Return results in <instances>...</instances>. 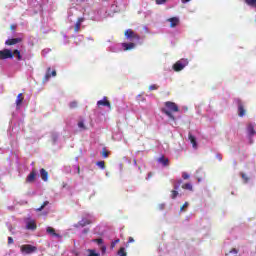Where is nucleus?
Here are the masks:
<instances>
[{"label": "nucleus", "instance_id": "obj_1", "mask_svg": "<svg viewBox=\"0 0 256 256\" xmlns=\"http://www.w3.org/2000/svg\"><path fill=\"white\" fill-rule=\"evenodd\" d=\"M178 111H179V107L177 106V104L171 101L165 102V107L162 108V113L167 115L169 119H175V117L173 116V113H177Z\"/></svg>", "mask_w": 256, "mask_h": 256}, {"label": "nucleus", "instance_id": "obj_2", "mask_svg": "<svg viewBox=\"0 0 256 256\" xmlns=\"http://www.w3.org/2000/svg\"><path fill=\"white\" fill-rule=\"evenodd\" d=\"M16 55L18 61H21L22 56L21 52L19 50H14L11 51L9 49H3L0 51V59L5 60V59H13V57Z\"/></svg>", "mask_w": 256, "mask_h": 256}, {"label": "nucleus", "instance_id": "obj_3", "mask_svg": "<svg viewBox=\"0 0 256 256\" xmlns=\"http://www.w3.org/2000/svg\"><path fill=\"white\" fill-rule=\"evenodd\" d=\"M20 251L22 255H31V253H35L37 251V247L31 244H24L20 246Z\"/></svg>", "mask_w": 256, "mask_h": 256}, {"label": "nucleus", "instance_id": "obj_4", "mask_svg": "<svg viewBox=\"0 0 256 256\" xmlns=\"http://www.w3.org/2000/svg\"><path fill=\"white\" fill-rule=\"evenodd\" d=\"M188 65H189V60L180 59L173 65V69L174 71H183V69H185V67H187Z\"/></svg>", "mask_w": 256, "mask_h": 256}, {"label": "nucleus", "instance_id": "obj_5", "mask_svg": "<svg viewBox=\"0 0 256 256\" xmlns=\"http://www.w3.org/2000/svg\"><path fill=\"white\" fill-rule=\"evenodd\" d=\"M93 223V216L91 215H86L79 221L77 224L74 225V227H86V225H91Z\"/></svg>", "mask_w": 256, "mask_h": 256}, {"label": "nucleus", "instance_id": "obj_6", "mask_svg": "<svg viewBox=\"0 0 256 256\" xmlns=\"http://www.w3.org/2000/svg\"><path fill=\"white\" fill-rule=\"evenodd\" d=\"M247 134H248V137H255L256 135V125L255 123H249L248 126H247Z\"/></svg>", "mask_w": 256, "mask_h": 256}, {"label": "nucleus", "instance_id": "obj_7", "mask_svg": "<svg viewBox=\"0 0 256 256\" xmlns=\"http://www.w3.org/2000/svg\"><path fill=\"white\" fill-rule=\"evenodd\" d=\"M125 37L126 39H130V40L136 39V41H139L140 39L139 35L135 34V32H133V30L131 29L126 30Z\"/></svg>", "mask_w": 256, "mask_h": 256}, {"label": "nucleus", "instance_id": "obj_8", "mask_svg": "<svg viewBox=\"0 0 256 256\" xmlns=\"http://www.w3.org/2000/svg\"><path fill=\"white\" fill-rule=\"evenodd\" d=\"M26 229L35 231V229H37V224L35 223V220L31 218L26 219Z\"/></svg>", "mask_w": 256, "mask_h": 256}, {"label": "nucleus", "instance_id": "obj_9", "mask_svg": "<svg viewBox=\"0 0 256 256\" xmlns=\"http://www.w3.org/2000/svg\"><path fill=\"white\" fill-rule=\"evenodd\" d=\"M35 179H37V172L33 170L26 178L27 183H34Z\"/></svg>", "mask_w": 256, "mask_h": 256}, {"label": "nucleus", "instance_id": "obj_10", "mask_svg": "<svg viewBox=\"0 0 256 256\" xmlns=\"http://www.w3.org/2000/svg\"><path fill=\"white\" fill-rule=\"evenodd\" d=\"M98 107H101V105L103 107H109L111 109V103H109V101H107V97H104L103 100H99L97 102Z\"/></svg>", "mask_w": 256, "mask_h": 256}, {"label": "nucleus", "instance_id": "obj_11", "mask_svg": "<svg viewBox=\"0 0 256 256\" xmlns=\"http://www.w3.org/2000/svg\"><path fill=\"white\" fill-rule=\"evenodd\" d=\"M170 23V27H177L179 25V17H172L167 20Z\"/></svg>", "mask_w": 256, "mask_h": 256}, {"label": "nucleus", "instance_id": "obj_12", "mask_svg": "<svg viewBox=\"0 0 256 256\" xmlns=\"http://www.w3.org/2000/svg\"><path fill=\"white\" fill-rule=\"evenodd\" d=\"M46 232L48 233V235H51V237H58V238L61 237L59 234L55 232V228L53 227L48 226L46 228Z\"/></svg>", "mask_w": 256, "mask_h": 256}, {"label": "nucleus", "instance_id": "obj_13", "mask_svg": "<svg viewBox=\"0 0 256 256\" xmlns=\"http://www.w3.org/2000/svg\"><path fill=\"white\" fill-rule=\"evenodd\" d=\"M17 43H21V38L8 39L6 40L5 45H17Z\"/></svg>", "mask_w": 256, "mask_h": 256}, {"label": "nucleus", "instance_id": "obj_14", "mask_svg": "<svg viewBox=\"0 0 256 256\" xmlns=\"http://www.w3.org/2000/svg\"><path fill=\"white\" fill-rule=\"evenodd\" d=\"M40 177L42 181H49V173L43 168L40 170Z\"/></svg>", "mask_w": 256, "mask_h": 256}, {"label": "nucleus", "instance_id": "obj_15", "mask_svg": "<svg viewBox=\"0 0 256 256\" xmlns=\"http://www.w3.org/2000/svg\"><path fill=\"white\" fill-rule=\"evenodd\" d=\"M122 47L124 51H131V49H135V43H123Z\"/></svg>", "mask_w": 256, "mask_h": 256}, {"label": "nucleus", "instance_id": "obj_16", "mask_svg": "<svg viewBox=\"0 0 256 256\" xmlns=\"http://www.w3.org/2000/svg\"><path fill=\"white\" fill-rule=\"evenodd\" d=\"M23 103V93L18 94L16 98V107L17 109H20L21 105Z\"/></svg>", "mask_w": 256, "mask_h": 256}, {"label": "nucleus", "instance_id": "obj_17", "mask_svg": "<svg viewBox=\"0 0 256 256\" xmlns=\"http://www.w3.org/2000/svg\"><path fill=\"white\" fill-rule=\"evenodd\" d=\"M238 115L239 117H244L245 115V108L243 107V104L238 103Z\"/></svg>", "mask_w": 256, "mask_h": 256}, {"label": "nucleus", "instance_id": "obj_18", "mask_svg": "<svg viewBox=\"0 0 256 256\" xmlns=\"http://www.w3.org/2000/svg\"><path fill=\"white\" fill-rule=\"evenodd\" d=\"M158 163H161L163 167H167V165H169V159L162 156L158 159Z\"/></svg>", "mask_w": 256, "mask_h": 256}, {"label": "nucleus", "instance_id": "obj_19", "mask_svg": "<svg viewBox=\"0 0 256 256\" xmlns=\"http://www.w3.org/2000/svg\"><path fill=\"white\" fill-rule=\"evenodd\" d=\"M246 5L256 10V0H245Z\"/></svg>", "mask_w": 256, "mask_h": 256}, {"label": "nucleus", "instance_id": "obj_20", "mask_svg": "<svg viewBox=\"0 0 256 256\" xmlns=\"http://www.w3.org/2000/svg\"><path fill=\"white\" fill-rule=\"evenodd\" d=\"M83 22V18H79L75 24V32L78 33L79 29H81V23Z\"/></svg>", "mask_w": 256, "mask_h": 256}, {"label": "nucleus", "instance_id": "obj_21", "mask_svg": "<svg viewBox=\"0 0 256 256\" xmlns=\"http://www.w3.org/2000/svg\"><path fill=\"white\" fill-rule=\"evenodd\" d=\"M189 140H190V142H191V144H192V147H193L194 149H197V141L195 140V136L189 135Z\"/></svg>", "mask_w": 256, "mask_h": 256}, {"label": "nucleus", "instance_id": "obj_22", "mask_svg": "<svg viewBox=\"0 0 256 256\" xmlns=\"http://www.w3.org/2000/svg\"><path fill=\"white\" fill-rule=\"evenodd\" d=\"M78 128L80 129V131H87V126H85V122L83 121L78 122Z\"/></svg>", "mask_w": 256, "mask_h": 256}, {"label": "nucleus", "instance_id": "obj_23", "mask_svg": "<svg viewBox=\"0 0 256 256\" xmlns=\"http://www.w3.org/2000/svg\"><path fill=\"white\" fill-rule=\"evenodd\" d=\"M118 256H127V252L125 251V247H121L117 253Z\"/></svg>", "mask_w": 256, "mask_h": 256}, {"label": "nucleus", "instance_id": "obj_24", "mask_svg": "<svg viewBox=\"0 0 256 256\" xmlns=\"http://www.w3.org/2000/svg\"><path fill=\"white\" fill-rule=\"evenodd\" d=\"M182 189H187L188 191H193V185L191 183L184 184Z\"/></svg>", "mask_w": 256, "mask_h": 256}, {"label": "nucleus", "instance_id": "obj_25", "mask_svg": "<svg viewBox=\"0 0 256 256\" xmlns=\"http://www.w3.org/2000/svg\"><path fill=\"white\" fill-rule=\"evenodd\" d=\"M96 165L98 167H100V169H105V162L104 161H99V162L96 163Z\"/></svg>", "mask_w": 256, "mask_h": 256}, {"label": "nucleus", "instance_id": "obj_26", "mask_svg": "<svg viewBox=\"0 0 256 256\" xmlns=\"http://www.w3.org/2000/svg\"><path fill=\"white\" fill-rule=\"evenodd\" d=\"M51 68L48 69V72L45 75V81H49V79L51 78Z\"/></svg>", "mask_w": 256, "mask_h": 256}, {"label": "nucleus", "instance_id": "obj_27", "mask_svg": "<svg viewBox=\"0 0 256 256\" xmlns=\"http://www.w3.org/2000/svg\"><path fill=\"white\" fill-rule=\"evenodd\" d=\"M47 205H49V202L46 201L43 203V205L40 208L36 209V211H43V209H45V207H47Z\"/></svg>", "mask_w": 256, "mask_h": 256}, {"label": "nucleus", "instance_id": "obj_28", "mask_svg": "<svg viewBox=\"0 0 256 256\" xmlns=\"http://www.w3.org/2000/svg\"><path fill=\"white\" fill-rule=\"evenodd\" d=\"M119 239H116V240H114L112 243H111V245H110V249H115V245H117V243H119Z\"/></svg>", "mask_w": 256, "mask_h": 256}, {"label": "nucleus", "instance_id": "obj_29", "mask_svg": "<svg viewBox=\"0 0 256 256\" xmlns=\"http://www.w3.org/2000/svg\"><path fill=\"white\" fill-rule=\"evenodd\" d=\"M167 3V0H156V5H165Z\"/></svg>", "mask_w": 256, "mask_h": 256}, {"label": "nucleus", "instance_id": "obj_30", "mask_svg": "<svg viewBox=\"0 0 256 256\" xmlns=\"http://www.w3.org/2000/svg\"><path fill=\"white\" fill-rule=\"evenodd\" d=\"M177 195H179V192H177V190H173V191H172L171 198H172V199H175V198L177 197Z\"/></svg>", "mask_w": 256, "mask_h": 256}, {"label": "nucleus", "instance_id": "obj_31", "mask_svg": "<svg viewBox=\"0 0 256 256\" xmlns=\"http://www.w3.org/2000/svg\"><path fill=\"white\" fill-rule=\"evenodd\" d=\"M158 89V87H157V85H151L150 87H149V90L150 91H155V90H157Z\"/></svg>", "mask_w": 256, "mask_h": 256}, {"label": "nucleus", "instance_id": "obj_32", "mask_svg": "<svg viewBox=\"0 0 256 256\" xmlns=\"http://www.w3.org/2000/svg\"><path fill=\"white\" fill-rule=\"evenodd\" d=\"M95 243H97L98 245H101L103 243V239H96L94 240Z\"/></svg>", "mask_w": 256, "mask_h": 256}, {"label": "nucleus", "instance_id": "obj_33", "mask_svg": "<svg viewBox=\"0 0 256 256\" xmlns=\"http://www.w3.org/2000/svg\"><path fill=\"white\" fill-rule=\"evenodd\" d=\"M182 177H183V179H189V174H187L186 172H184V173L182 174Z\"/></svg>", "mask_w": 256, "mask_h": 256}, {"label": "nucleus", "instance_id": "obj_34", "mask_svg": "<svg viewBox=\"0 0 256 256\" xmlns=\"http://www.w3.org/2000/svg\"><path fill=\"white\" fill-rule=\"evenodd\" d=\"M242 179H244L245 183H247V181H249V179L247 178V176L244 173H242Z\"/></svg>", "mask_w": 256, "mask_h": 256}, {"label": "nucleus", "instance_id": "obj_35", "mask_svg": "<svg viewBox=\"0 0 256 256\" xmlns=\"http://www.w3.org/2000/svg\"><path fill=\"white\" fill-rule=\"evenodd\" d=\"M101 251H102V253H105L107 251V247L106 246H101Z\"/></svg>", "mask_w": 256, "mask_h": 256}, {"label": "nucleus", "instance_id": "obj_36", "mask_svg": "<svg viewBox=\"0 0 256 256\" xmlns=\"http://www.w3.org/2000/svg\"><path fill=\"white\" fill-rule=\"evenodd\" d=\"M230 253H233L234 255H237L238 251H237V249L233 248V249L230 251Z\"/></svg>", "mask_w": 256, "mask_h": 256}, {"label": "nucleus", "instance_id": "obj_37", "mask_svg": "<svg viewBox=\"0 0 256 256\" xmlns=\"http://www.w3.org/2000/svg\"><path fill=\"white\" fill-rule=\"evenodd\" d=\"M128 243H135V239H133V237H129Z\"/></svg>", "mask_w": 256, "mask_h": 256}, {"label": "nucleus", "instance_id": "obj_38", "mask_svg": "<svg viewBox=\"0 0 256 256\" xmlns=\"http://www.w3.org/2000/svg\"><path fill=\"white\" fill-rule=\"evenodd\" d=\"M189 206V203H185L184 205H183V207L181 208V211H183L184 209H185V207H188Z\"/></svg>", "mask_w": 256, "mask_h": 256}, {"label": "nucleus", "instance_id": "obj_39", "mask_svg": "<svg viewBox=\"0 0 256 256\" xmlns=\"http://www.w3.org/2000/svg\"><path fill=\"white\" fill-rule=\"evenodd\" d=\"M70 107H77V103L76 102L70 103Z\"/></svg>", "mask_w": 256, "mask_h": 256}, {"label": "nucleus", "instance_id": "obj_40", "mask_svg": "<svg viewBox=\"0 0 256 256\" xmlns=\"http://www.w3.org/2000/svg\"><path fill=\"white\" fill-rule=\"evenodd\" d=\"M8 243H9V245H11V243H13V238L12 237L8 238Z\"/></svg>", "mask_w": 256, "mask_h": 256}, {"label": "nucleus", "instance_id": "obj_41", "mask_svg": "<svg viewBox=\"0 0 256 256\" xmlns=\"http://www.w3.org/2000/svg\"><path fill=\"white\" fill-rule=\"evenodd\" d=\"M57 76V72L55 70L52 71V77H56Z\"/></svg>", "mask_w": 256, "mask_h": 256}, {"label": "nucleus", "instance_id": "obj_42", "mask_svg": "<svg viewBox=\"0 0 256 256\" xmlns=\"http://www.w3.org/2000/svg\"><path fill=\"white\" fill-rule=\"evenodd\" d=\"M102 155H103V157H105V158H107V157H108L107 152H103V153H102Z\"/></svg>", "mask_w": 256, "mask_h": 256}, {"label": "nucleus", "instance_id": "obj_43", "mask_svg": "<svg viewBox=\"0 0 256 256\" xmlns=\"http://www.w3.org/2000/svg\"><path fill=\"white\" fill-rule=\"evenodd\" d=\"M189 1H191V0H182V3H189Z\"/></svg>", "mask_w": 256, "mask_h": 256}, {"label": "nucleus", "instance_id": "obj_44", "mask_svg": "<svg viewBox=\"0 0 256 256\" xmlns=\"http://www.w3.org/2000/svg\"><path fill=\"white\" fill-rule=\"evenodd\" d=\"M174 189H176V190L179 189V186H174Z\"/></svg>", "mask_w": 256, "mask_h": 256}, {"label": "nucleus", "instance_id": "obj_45", "mask_svg": "<svg viewBox=\"0 0 256 256\" xmlns=\"http://www.w3.org/2000/svg\"><path fill=\"white\" fill-rule=\"evenodd\" d=\"M163 207H164V205H163V204H161V205H160V209H163Z\"/></svg>", "mask_w": 256, "mask_h": 256}, {"label": "nucleus", "instance_id": "obj_46", "mask_svg": "<svg viewBox=\"0 0 256 256\" xmlns=\"http://www.w3.org/2000/svg\"><path fill=\"white\" fill-rule=\"evenodd\" d=\"M198 183H201V178H198Z\"/></svg>", "mask_w": 256, "mask_h": 256}, {"label": "nucleus", "instance_id": "obj_47", "mask_svg": "<svg viewBox=\"0 0 256 256\" xmlns=\"http://www.w3.org/2000/svg\"><path fill=\"white\" fill-rule=\"evenodd\" d=\"M11 29H15V26H11Z\"/></svg>", "mask_w": 256, "mask_h": 256}, {"label": "nucleus", "instance_id": "obj_48", "mask_svg": "<svg viewBox=\"0 0 256 256\" xmlns=\"http://www.w3.org/2000/svg\"><path fill=\"white\" fill-rule=\"evenodd\" d=\"M148 177H151V174H148Z\"/></svg>", "mask_w": 256, "mask_h": 256}]
</instances>
